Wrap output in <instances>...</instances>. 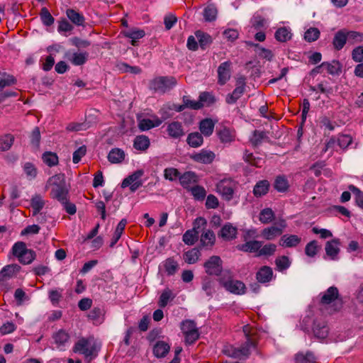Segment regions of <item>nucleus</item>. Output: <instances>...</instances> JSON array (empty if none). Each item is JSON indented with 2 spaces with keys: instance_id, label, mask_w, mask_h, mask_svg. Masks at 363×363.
<instances>
[{
  "instance_id": "nucleus-5",
  "label": "nucleus",
  "mask_w": 363,
  "mask_h": 363,
  "mask_svg": "<svg viewBox=\"0 0 363 363\" xmlns=\"http://www.w3.org/2000/svg\"><path fill=\"white\" fill-rule=\"evenodd\" d=\"M236 187L237 184L234 180L231 179H224L217 184L216 190L223 199L229 201L233 198Z\"/></svg>"
},
{
  "instance_id": "nucleus-4",
  "label": "nucleus",
  "mask_w": 363,
  "mask_h": 363,
  "mask_svg": "<svg viewBox=\"0 0 363 363\" xmlns=\"http://www.w3.org/2000/svg\"><path fill=\"white\" fill-rule=\"evenodd\" d=\"M177 84V80L173 77H159L152 80L150 87L155 92L165 93Z\"/></svg>"
},
{
  "instance_id": "nucleus-13",
  "label": "nucleus",
  "mask_w": 363,
  "mask_h": 363,
  "mask_svg": "<svg viewBox=\"0 0 363 363\" xmlns=\"http://www.w3.org/2000/svg\"><path fill=\"white\" fill-rule=\"evenodd\" d=\"M237 233V228L228 223L221 228L218 235L224 240H231L236 238Z\"/></svg>"
},
{
  "instance_id": "nucleus-25",
  "label": "nucleus",
  "mask_w": 363,
  "mask_h": 363,
  "mask_svg": "<svg viewBox=\"0 0 363 363\" xmlns=\"http://www.w3.org/2000/svg\"><path fill=\"white\" fill-rule=\"evenodd\" d=\"M262 246V242L258 240H250L245 243L238 245V248L243 252H257L259 251V249Z\"/></svg>"
},
{
  "instance_id": "nucleus-8",
  "label": "nucleus",
  "mask_w": 363,
  "mask_h": 363,
  "mask_svg": "<svg viewBox=\"0 0 363 363\" xmlns=\"http://www.w3.org/2000/svg\"><path fill=\"white\" fill-rule=\"evenodd\" d=\"M286 227V223L285 220H280L277 223V225H272L268 228H265L262 230L261 235L263 238L267 240H274L277 237L281 235L283 233V230Z\"/></svg>"
},
{
  "instance_id": "nucleus-24",
  "label": "nucleus",
  "mask_w": 363,
  "mask_h": 363,
  "mask_svg": "<svg viewBox=\"0 0 363 363\" xmlns=\"http://www.w3.org/2000/svg\"><path fill=\"white\" fill-rule=\"evenodd\" d=\"M20 267L17 264H9L5 266L0 271V283L6 281L11 279Z\"/></svg>"
},
{
  "instance_id": "nucleus-54",
  "label": "nucleus",
  "mask_w": 363,
  "mask_h": 363,
  "mask_svg": "<svg viewBox=\"0 0 363 363\" xmlns=\"http://www.w3.org/2000/svg\"><path fill=\"white\" fill-rule=\"evenodd\" d=\"M320 248V247L318 245V242L312 240L306 245L305 253L308 257H313L316 255Z\"/></svg>"
},
{
  "instance_id": "nucleus-51",
  "label": "nucleus",
  "mask_w": 363,
  "mask_h": 363,
  "mask_svg": "<svg viewBox=\"0 0 363 363\" xmlns=\"http://www.w3.org/2000/svg\"><path fill=\"white\" fill-rule=\"evenodd\" d=\"M247 44L257 48L259 50L257 53L260 57L265 59L268 61H271L273 59L274 54L270 50L262 48L258 44H255L250 42H247Z\"/></svg>"
},
{
  "instance_id": "nucleus-32",
  "label": "nucleus",
  "mask_w": 363,
  "mask_h": 363,
  "mask_svg": "<svg viewBox=\"0 0 363 363\" xmlns=\"http://www.w3.org/2000/svg\"><path fill=\"white\" fill-rule=\"evenodd\" d=\"M125 152L123 150L120 148H113L112 149L108 155V160L111 163H121L125 159Z\"/></svg>"
},
{
  "instance_id": "nucleus-37",
  "label": "nucleus",
  "mask_w": 363,
  "mask_h": 363,
  "mask_svg": "<svg viewBox=\"0 0 363 363\" xmlns=\"http://www.w3.org/2000/svg\"><path fill=\"white\" fill-rule=\"evenodd\" d=\"M186 143L191 147H199L203 143L201 133L198 132L191 133L186 138Z\"/></svg>"
},
{
  "instance_id": "nucleus-11",
  "label": "nucleus",
  "mask_w": 363,
  "mask_h": 363,
  "mask_svg": "<svg viewBox=\"0 0 363 363\" xmlns=\"http://www.w3.org/2000/svg\"><path fill=\"white\" fill-rule=\"evenodd\" d=\"M230 61L222 62L218 67V83L224 85L230 79L231 75Z\"/></svg>"
},
{
  "instance_id": "nucleus-60",
  "label": "nucleus",
  "mask_w": 363,
  "mask_h": 363,
  "mask_svg": "<svg viewBox=\"0 0 363 363\" xmlns=\"http://www.w3.org/2000/svg\"><path fill=\"white\" fill-rule=\"evenodd\" d=\"M276 250L277 245L275 244L269 243L261 247L258 252V256H271L274 254Z\"/></svg>"
},
{
  "instance_id": "nucleus-31",
  "label": "nucleus",
  "mask_w": 363,
  "mask_h": 363,
  "mask_svg": "<svg viewBox=\"0 0 363 363\" xmlns=\"http://www.w3.org/2000/svg\"><path fill=\"white\" fill-rule=\"evenodd\" d=\"M161 124V121L160 119H156L155 121H152L149 118H143L139 120L138 127L141 131L149 130L151 128L155 127H157Z\"/></svg>"
},
{
  "instance_id": "nucleus-6",
  "label": "nucleus",
  "mask_w": 363,
  "mask_h": 363,
  "mask_svg": "<svg viewBox=\"0 0 363 363\" xmlns=\"http://www.w3.org/2000/svg\"><path fill=\"white\" fill-rule=\"evenodd\" d=\"M220 284L228 291L236 295H242L245 294L246 287L245 284L239 280L230 279L226 280L224 277L218 279Z\"/></svg>"
},
{
  "instance_id": "nucleus-58",
  "label": "nucleus",
  "mask_w": 363,
  "mask_h": 363,
  "mask_svg": "<svg viewBox=\"0 0 363 363\" xmlns=\"http://www.w3.org/2000/svg\"><path fill=\"white\" fill-rule=\"evenodd\" d=\"M174 298L172 292L170 289H166L160 296L158 304L161 308H164L170 299Z\"/></svg>"
},
{
  "instance_id": "nucleus-19",
  "label": "nucleus",
  "mask_w": 363,
  "mask_h": 363,
  "mask_svg": "<svg viewBox=\"0 0 363 363\" xmlns=\"http://www.w3.org/2000/svg\"><path fill=\"white\" fill-rule=\"evenodd\" d=\"M167 131L169 135L173 138H179L184 135V131L181 123L174 121L167 126Z\"/></svg>"
},
{
  "instance_id": "nucleus-28",
  "label": "nucleus",
  "mask_w": 363,
  "mask_h": 363,
  "mask_svg": "<svg viewBox=\"0 0 363 363\" xmlns=\"http://www.w3.org/2000/svg\"><path fill=\"white\" fill-rule=\"evenodd\" d=\"M201 252L199 248L194 247L186 252L183 255L184 260L189 264H195L199 259Z\"/></svg>"
},
{
  "instance_id": "nucleus-53",
  "label": "nucleus",
  "mask_w": 363,
  "mask_h": 363,
  "mask_svg": "<svg viewBox=\"0 0 363 363\" xmlns=\"http://www.w3.org/2000/svg\"><path fill=\"white\" fill-rule=\"evenodd\" d=\"M30 249H28L25 242L19 241L16 242L12 247V253L17 258L22 257L24 252H26Z\"/></svg>"
},
{
  "instance_id": "nucleus-41",
  "label": "nucleus",
  "mask_w": 363,
  "mask_h": 363,
  "mask_svg": "<svg viewBox=\"0 0 363 363\" xmlns=\"http://www.w3.org/2000/svg\"><path fill=\"white\" fill-rule=\"evenodd\" d=\"M127 224V220L125 218H123L118 224L113 236L112 238L111 242L110 243V247H113L121 238V235L125 229V227Z\"/></svg>"
},
{
  "instance_id": "nucleus-21",
  "label": "nucleus",
  "mask_w": 363,
  "mask_h": 363,
  "mask_svg": "<svg viewBox=\"0 0 363 363\" xmlns=\"http://www.w3.org/2000/svg\"><path fill=\"white\" fill-rule=\"evenodd\" d=\"M218 136L223 143H230L235 140V132L227 127H222L218 130Z\"/></svg>"
},
{
  "instance_id": "nucleus-50",
  "label": "nucleus",
  "mask_w": 363,
  "mask_h": 363,
  "mask_svg": "<svg viewBox=\"0 0 363 363\" xmlns=\"http://www.w3.org/2000/svg\"><path fill=\"white\" fill-rule=\"evenodd\" d=\"M274 262L277 269L280 272L287 269L291 265L289 258L285 255L277 257Z\"/></svg>"
},
{
  "instance_id": "nucleus-14",
  "label": "nucleus",
  "mask_w": 363,
  "mask_h": 363,
  "mask_svg": "<svg viewBox=\"0 0 363 363\" xmlns=\"http://www.w3.org/2000/svg\"><path fill=\"white\" fill-rule=\"evenodd\" d=\"M273 270L270 267L262 266L256 273V279L259 283L266 284L272 280Z\"/></svg>"
},
{
  "instance_id": "nucleus-36",
  "label": "nucleus",
  "mask_w": 363,
  "mask_h": 363,
  "mask_svg": "<svg viewBox=\"0 0 363 363\" xmlns=\"http://www.w3.org/2000/svg\"><path fill=\"white\" fill-rule=\"evenodd\" d=\"M200 241L203 247H212L216 242V235L211 230H207L201 234Z\"/></svg>"
},
{
  "instance_id": "nucleus-10",
  "label": "nucleus",
  "mask_w": 363,
  "mask_h": 363,
  "mask_svg": "<svg viewBox=\"0 0 363 363\" xmlns=\"http://www.w3.org/2000/svg\"><path fill=\"white\" fill-rule=\"evenodd\" d=\"M189 157L193 161L196 162L204 164H210L214 161L216 158V154L210 150L202 149L198 152H194L190 155Z\"/></svg>"
},
{
  "instance_id": "nucleus-33",
  "label": "nucleus",
  "mask_w": 363,
  "mask_h": 363,
  "mask_svg": "<svg viewBox=\"0 0 363 363\" xmlns=\"http://www.w3.org/2000/svg\"><path fill=\"white\" fill-rule=\"evenodd\" d=\"M292 33L291 30L286 27H281L278 28L274 34L275 39L281 43H285L291 40Z\"/></svg>"
},
{
  "instance_id": "nucleus-49",
  "label": "nucleus",
  "mask_w": 363,
  "mask_h": 363,
  "mask_svg": "<svg viewBox=\"0 0 363 363\" xmlns=\"http://www.w3.org/2000/svg\"><path fill=\"white\" fill-rule=\"evenodd\" d=\"M217 9L213 4L208 5L203 10V17L206 21H213L217 16Z\"/></svg>"
},
{
  "instance_id": "nucleus-20",
  "label": "nucleus",
  "mask_w": 363,
  "mask_h": 363,
  "mask_svg": "<svg viewBox=\"0 0 363 363\" xmlns=\"http://www.w3.org/2000/svg\"><path fill=\"white\" fill-rule=\"evenodd\" d=\"M339 296V291L337 287L330 286L328 290L323 294L320 303L322 304H330Z\"/></svg>"
},
{
  "instance_id": "nucleus-61",
  "label": "nucleus",
  "mask_w": 363,
  "mask_h": 363,
  "mask_svg": "<svg viewBox=\"0 0 363 363\" xmlns=\"http://www.w3.org/2000/svg\"><path fill=\"white\" fill-rule=\"evenodd\" d=\"M35 252L30 249L28 252H24L22 257H18V259L22 264H29L35 259Z\"/></svg>"
},
{
  "instance_id": "nucleus-44",
  "label": "nucleus",
  "mask_w": 363,
  "mask_h": 363,
  "mask_svg": "<svg viewBox=\"0 0 363 363\" xmlns=\"http://www.w3.org/2000/svg\"><path fill=\"white\" fill-rule=\"evenodd\" d=\"M245 88L235 86V89L231 94H228L226 96V103L228 104H235L244 94Z\"/></svg>"
},
{
  "instance_id": "nucleus-27",
  "label": "nucleus",
  "mask_w": 363,
  "mask_h": 363,
  "mask_svg": "<svg viewBox=\"0 0 363 363\" xmlns=\"http://www.w3.org/2000/svg\"><path fill=\"white\" fill-rule=\"evenodd\" d=\"M169 345L164 341H157L153 347V354L157 358L164 357L169 352Z\"/></svg>"
},
{
  "instance_id": "nucleus-63",
  "label": "nucleus",
  "mask_w": 363,
  "mask_h": 363,
  "mask_svg": "<svg viewBox=\"0 0 363 363\" xmlns=\"http://www.w3.org/2000/svg\"><path fill=\"white\" fill-rule=\"evenodd\" d=\"M202 289L206 292L207 296H212L214 293V281L208 277L203 279Z\"/></svg>"
},
{
  "instance_id": "nucleus-23",
  "label": "nucleus",
  "mask_w": 363,
  "mask_h": 363,
  "mask_svg": "<svg viewBox=\"0 0 363 363\" xmlns=\"http://www.w3.org/2000/svg\"><path fill=\"white\" fill-rule=\"evenodd\" d=\"M347 42V30H338L334 36L333 44L335 50H340Z\"/></svg>"
},
{
  "instance_id": "nucleus-30",
  "label": "nucleus",
  "mask_w": 363,
  "mask_h": 363,
  "mask_svg": "<svg viewBox=\"0 0 363 363\" xmlns=\"http://www.w3.org/2000/svg\"><path fill=\"white\" fill-rule=\"evenodd\" d=\"M324 69L331 75H339L342 72V65L339 61L333 60L331 62H323Z\"/></svg>"
},
{
  "instance_id": "nucleus-43",
  "label": "nucleus",
  "mask_w": 363,
  "mask_h": 363,
  "mask_svg": "<svg viewBox=\"0 0 363 363\" xmlns=\"http://www.w3.org/2000/svg\"><path fill=\"white\" fill-rule=\"evenodd\" d=\"M14 142V136L11 134H6L0 137V151L9 150Z\"/></svg>"
},
{
  "instance_id": "nucleus-64",
  "label": "nucleus",
  "mask_w": 363,
  "mask_h": 363,
  "mask_svg": "<svg viewBox=\"0 0 363 363\" xmlns=\"http://www.w3.org/2000/svg\"><path fill=\"white\" fill-rule=\"evenodd\" d=\"M363 40V34L357 31L347 30V41L350 44L360 43Z\"/></svg>"
},
{
  "instance_id": "nucleus-39",
  "label": "nucleus",
  "mask_w": 363,
  "mask_h": 363,
  "mask_svg": "<svg viewBox=\"0 0 363 363\" xmlns=\"http://www.w3.org/2000/svg\"><path fill=\"white\" fill-rule=\"evenodd\" d=\"M179 182L184 188H187L196 182V174L193 172H186L179 175Z\"/></svg>"
},
{
  "instance_id": "nucleus-12",
  "label": "nucleus",
  "mask_w": 363,
  "mask_h": 363,
  "mask_svg": "<svg viewBox=\"0 0 363 363\" xmlns=\"http://www.w3.org/2000/svg\"><path fill=\"white\" fill-rule=\"evenodd\" d=\"M66 57L68 60L75 66L84 65L89 59V53L84 52H74L72 53L67 52Z\"/></svg>"
},
{
  "instance_id": "nucleus-38",
  "label": "nucleus",
  "mask_w": 363,
  "mask_h": 363,
  "mask_svg": "<svg viewBox=\"0 0 363 363\" xmlns=\"http://www.w3.org/2000/svg\"><path fill=\"white\" fill-rule=\"evenodd\" d=\"M144 174V171L143 169H138L134 172L132 174L127 177L123 179L121 184L122 188H125L128 186L132 183H136L138 182H143L140 178Z\"/></svg>"
},
{
  "instance_id": "nucleus-55",
  "label": "nucleus",
  "mask_w": 363,
  "mask_h": 363,
  "mask_svg": "<svg viewBox=\"0 0 363 363\" xmlns=\"http://www.w3.org/2000/svg\"><path fill=\"white\" fill-rule=\"evenodd\" d=\"M40 16L43 23L46 26H50L54 23L55 19L47 8L43 7L41 9Z\"/></svg>"
},
{
  "instance_id": "nucleus-40",
  "label": "nucleus",
  "mask_w": 363,
  "mask_h": 363,
  "mask_svg": "<svg viewBox=\"0 0 363 363\" xmlns=\"http://www.w3.org/2000/svg\"><path fill=\"white\" fill-rule=\"evenodd\" d=\"M52 337L57 347L64 346L69 340V334L64 330H60L53 334Z\"/></svg>"
},
{
  "instance_id": "nucleus-3",
  "label": "nucleus",
  "mask_w": 363,
  "mask_h": 363,
  "mask_svg": "<svg viewBox=\"0 0 363 363\" xmlns=\"http://www.w3.org/2000/svg\"><path fill=\"white\" fill-rule=\"evenodd\" d=\"M243 332L246 336L245 342L240 347H230L224 350V353L233 358H247L249 357L251 350L256 347V342L250 337V327L245 325L243 327Z\"/></svg>"
},
{
  "instance_id": "nucleus-9",
  "label": "nucleus",
  "mask_w": 363,
  "mask_h": 363,
  "mask_svg": "<svg viewBox=\"0 0 363 363\" xmlns=\"http://www.w3.org/2000/svg\"><path fill=\"white\" fill-rule=\"evenodd\" d=\"M206 272L209 275L218 276L222 272V260L218 256H211L203 264Z\"/></svg>"
},
{
  "instance_id": "nucleus-59",
  "label": "nucleus",
  "mask_w": 363,
  "mask_h": 363,
  "mask_svg": "<svg viewBox=\"0 0 363 363\" xmlns=\"http://www.w3.org/2000/svg\"><path fill=\"white\" fill-rule=\"evenodd\" d=\"M191 192L194 199L198 201H203L206 196V191L205 189L199 185L193 186L191 189Z\"/></svg>"
},
{
  "instance_id": "nucleus-52",
  "label": "nucleus",
  "mask_w": 363,
  "mask_h": 363,
  "mask_svg": "<svg viewBox=\"0 0 363 363\" xmlns=\"http://www.w3.org/2000/svg\"><path fill=\"white\" fill-rule=\"evenodd\" d=\"M42 159L43 162L49 167H53L58 164L57 155L52 152H45L43 155Z\"/></svg>"
},
{
  "instance_id": "nucleus-1",
  "label": "nucleus",
  "mask_w": 363,
  "mask_h": 363,
  "mask_svg": "<svg viewBox=\"0 0 363 363\" xmlns=\"http://www.w3.org/2000/svg\"><path fill=\"white\" fill-rule=\"evenodd\" d=\"M45 187L51 188L50 197L60 203L66 202V199L69 197V188L66 184L64 174H57L50 177Z\"/></svg>"
},
{
  "instance_id": "nucleus-35",
  "label": "nucleus",
  "mask_w": 363,
  "mask_h": 363,
  "mask_svg": "<svg viewBox=\"0 0 363 363\" xmlns=\"http://www.w3.org/2000/svg\"><path fill=\"white\" fill-rule=\"evenodd\" d=\"M296 363H315L316 357L313 352L308 351L306 353L298 352L295 356Z\"/></svg>"
},
{
  "instance_id": "nucleus-7",
  "label": "nucleus",
  "mask_w": 363,
  "mask_h": 363,
  "mask_svg": "<svg viewBox=\"0 0 363 363\" xmlns=\"http://www.w3.org/2000/svg\"><path fill=\"white\" fill-rule=\"evenodd\" d=\"M194 228L191 230H186L182 237L183 242L188 245H193L199 238V232L196 230L201 225H206V220L202 217L197 218L194 223Z\"/></svg>"
},
{
  "instance_id": "nucleus-26",
  "label": "nucleus",
  "mask_w": 363,
  "mask_h": 363,
  "mask_svg": "<svg viewBox=\"0 0 363 363\" xmlns=\"http://www.w3.org/2000/svg\"><path fill=\"white\" fill-rule=\"evenodd\" d=\"M215 123L211 118H205L199 123V130L204 136L208 137L212 135Z\"/></svg>"
},
{
  "instance_id": "nucleus-29",
  "label": "nucleus",
  "mask_w": 363,
  "mask_h": 363,
  "mask_svg": "<svg viewBox=\"0 0 363 363\" xmlns=\"http://www.w3.org/2000/svg\"><path fill=\"white\" fill-rule=\"evenodd\" d=\"M269 182L266 179L259 181L254 186V195L256 197H261L267 194L269 191Z\"/></svg>"
},
{
  "instance_id": "nucleus-17",
  "label": "nucleus",
  "mask_w": 363,
  "mask_h": 363,
  "mask_svg": "<svg viewBox=\"0 0 363 363\" xmlns=\"http://www.w3.org/2000/svg\"><path fill=\"white\" fill-rule=\"evenodd\" d=\"M301 238L296 235H284L279 240V245L284 247H295L299 245Z\"/></svg>"
},
{
  "instance_id": "nucleus-45",
  "label": "nucleus",
  "mask_w": 363,
  "mask_h": 363,
  "mask_svg": "<svg viewBox=\"0 0 363 363\" xmlns=\"http://www.w3.org/2000/svg\"><path fill=\"white\" fill-rule=\"evenodd\" d=\"M145 31L143 30H134L125 32V37L131 39V45L133 46L137 45V42L139 39L145 36Z\"/></svg>"
},
{
  "instance_id": "nucleus-56",
  "label": "nucleus",
  "mask_w": 363,
  "mask_h": 363,
  "mask_svg": "<svg viewBox=\"0 0 363 363\" xmlns=\"http://www.w3.org/2000/svg\"><path fill=\"white\" fill-rule=\"evenodd\" d=\"M349 189L351 191L354 196L356 204L363 209V191L354 185H350Z\"/></svg>"
},
{
  "instance_id": "nucleus-2",
  "label": "nucleus",
  "mask_w": 363,
  "mask_h": 363,
  "mask_svg": "<svg viewBox=\"0 0 363 363\" xmlns=\"http://www.w3.org/2000/svg\"><path fill=\"white\" fill-rule=\"evenodd\" d=\"M100 349L101 345L94 337H82L74 344L73 352L84 355L85 359L90 362L98 356Z\"/></svg>"
},
{
  "instance_id": "nucleus-15",
  "label": "nucleus",
  "mask_w": 363,
  "mask_h": 363,
  "mask_svg": "<svg viewBox=\"0 0 363 363\" xmlns=\"http://www.w3.org/2000/svg\"><path fill=\"white\" fill-rule=\"evenodd\" d=\"M340 240L337 238L328 241L325 244V250L326 255L331 259H336L340 252Z\"/></svg>"
},
{
  "instance_id": "nucleus-22",
  "label": "nucleus",
  "mask_w": 363,
  "mask_h": 363,
  "mask_svg": "<svg viewBox=\"0 0 363 363\" xmlns=\"http://www.w3.org/2000/svg\"><path fill=\"white\" fill-rule=\"evenodd\" d=\"M67 18L72 21V23L77 26H84L85 18L84 16L79 12L73 9H68L66 11Z\"/></svg>"
},
{
  "instance_id": "nucleus-62",
  "label": "nucleus",
  "mask_w": 363,
  "mask_h": 363,
  "mask_svg": "<svg viewBox=\"0 0 363 363\" xmlns=\"http://www.w3.org/2000/svg\"><path fill=\"white\" fill-rule=\"evenodd\" d=\"M179 171L174 167H168L164 170V177L169 181H174L176 179H179Z\"/></svg>"
},
{
  "instance_id": "nucleus-47",
  "label": "nucleus",
  "mask_w": 363,
  "mask_h": 363,
  "mask_svg": "<svg viewBox=\"0 0 363 363\" xmlns=\"http://www.w3.org/2000/svg\"><path fill=\"white\" fill-rule=\"evenodd\" d=\"M288 180L284 176L276 177L274 183V188L279 192H285L289 189Z\"/></svg>"
},
{
  "instance_id": "nucleus-57",
  "label": "nucleus",
  "mask_w": 363,
  "mask_h": 363,
  "mask_svg": "<svg viewBox=\"0 0 363 363\" xmlns=\"http://www.w3.org/2000/svg\"><path fill=\"white\" fill-rule=\"evenodd\" d=\"M320 37V30L317 28H310L304 33V39L309 43L315 41Z\"/></svg>"
},
{
  "instance_id": "nucleus-16",
  "label": "nucleus",
  "mask_w": 363,
  "mask_h": 363,
  "mask_svg": "<svg viewBox=\"0 0 363 363\" xmlns=\"http://www.w3.org/2000/svg\"><path fill=\"white\" fill-rule=\"evenodd\" d=\"M133 147L140 152H145L150 146V138L145 135H137L133 140Z\"/></svg>"
},
{
  "instance_id": "nucleus-34",
  "label": "nucleus",
  "mask_w": 363,
  "mask_h": 363,
  "mask_svg": "<svg viewBox=\"0 0 363 363\" xmlns=\"http://www.w3.org/2000/svg\"><path fill=\"white\" fill-rule=\"evenodd\" d=\"M33 216H37L45 206V201L40 194L34 195L30 200Z\"/></svg>"
},
{
  "instance_id": "nucleus-46",
  "label": "nucleus",
  "mask_w": 363,
  "mask_h": 363,
  "mask_svg": "<svg viewBox=\"0 0 363 363\" xmlns=\"http://www.w3.org/2000/svg\"><path fill=\"white\" fill-rule=\"evenodd\" d=\"M275 215L274 211L270 208L262 209L259 213V221L262 223L267 224L271 223L274 219Z\"/></svg>"
},
{
  "instance_id": "nucleus-42",
  "label": "nucleus",
  "mask_w": 363,
  "mask_h": 363,
  "mask_svg": "<svg viewBox=\"0 0 363 363\" xmlns=\"http://www.w3.org/2000/svg\"><path fill=\"white\" fill-rule=\"evenodd\" d=\"M164 267L167 275H174L179 269L178 262L173 257H169L164 262Z\"/></svg>"
},
{
  "instance_id": "nucleus-48",
  "label": "nucleus",
  "mask_w": 363,
  "mask_h": 363,
  "mask_svg": "<svg viewBox=\"0 0 363 363\" xmlns=\"http://www.w3.org/2000/svg\"><path fill=\"white\" fill-rule=\"evenodd\" d=\"M103 310L99 307H95L89 311L88 318L93 320L94 323L100 324L103 322Z\"/></svg>"
},
{
  "instance_id": "nucleus-18",
  "label": "nucleus",
  "mask_w": 363,
  "mask_h": 363,
  "mask_svg": "<svg viewBox=\"0 0 363 363\" xmlns=\"http://www.w3.org/2000/svg\"><path fill=\"white\" fill-rule=\"evenodd\" d=\"M313 331L316 337L324 339L328 336V328L324 321L315 320Z\"/></svg>"
}]
</instances>
